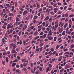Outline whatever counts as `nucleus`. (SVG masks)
<instances>
[{"label":"nucleus","instance_id":"nucleus-1","mask_svg":"<svg viewBox=\"0 0 74 74\" xmlns=\"http://www.w3.org/2000/svg\"><path fill=\"white\" fill-rule=\"evenodd\" d=\"M64 22L62 23V22H60V23L58 25V26H60V27H62L64 25Z\"/></svg>","mask_w":74,"mask_h":74},{"label":"nucleus","instance_id":"nucleus-2","mask_svg":"<svg viewBox=\"0 0 74 74\" xmlns=\"http://www.w3.org/2000/svg\"><path fill=\"white\" fill-rule=\"evenodd\" d=\"M63 28L62 27L61 28H59L58 29V31L60 33H62L63 31Z\"/></svg>","mask_w":74,"mask_h":74},{"label":"nucleus","instance_id":"nucleus-3","mask_svg":"<svg viewBox=\"0 0 74 74\" xmlns=\"http://www.w3.org/2000/svg\"><path fill=\"white\" fill-rule=\"evenodd\" d=\"M28 14V12H27V10H25L23 12V16H25V15H26Z\"/></svg>","mask_w":74,"mask_h":74},{"label":"nucleus","instance_id":"nucleus-4","mask_svg":"<svg viewBox=\"0 0 74 74\" xmlns=\"http://www.w3.org/2000/svg\"><path fill=\"white\" fill-rule=\"evenodd\" d=\"M12 53H17V52L16 51L15 49H12Z\"/></svg>","mask_w":74,"mask_h":74},{"label":"nucleus","instance_id":"nucleus-5","mask_svg":"<svg viewBox=\"0 0 74 74\" xmlns=\"http://www.w3.org/2000/svg\"><path fill=\"white\" fill-rule=\"evenodd\" d=\"M49 19V16H46L45 19H44V21H48Z\"/></svg>","mask_w":74,"mask_h":74},{"label":"nucleus","instance_id":"nucleus-6","mask_svg":"<svg viewBox=\"0 0 74 74\" xmlns=\"http://www.w3.org/2000/svg\"><path fill=\"white\" fill-rule=\"evenodd\" d=\"M22 71L26 72V71H27V69H26V68L24 67L22 69Z\"/></svg>","mask_w":74,"mask_h":74},{"label":"nucleus","instance_id":"nucleus-7","mask_svg":"<svg viewBox=\"0 0 74 74\" xmlns=\"http://www.w3.org/2000/svg\"><path fill=\"white\" fill-rule=\"evenodd\" d=\"M38 34V32H37V30H36L35 32L34 35L37 36Z\"/></svg>","mask_w":74,"mask_h":74},{"label":"nucleus","instance_id":"nucleus-8","mask_svg":"<svg viewBox=\"0 0 74 74\" xmlns=\"http://www.w3.org/2000/svg\"><path fill=\"white\" fill-rule=\"evenodd\" d=\"M10 28H11L10 24H8V26L7 27V29H9Z\"/></svg>","mask_w":74,"mask_h":74},{"label":"nucleus","instance_id":"nucleus-9","mask_svg":"<svg viewBox=\"0 0 74 74\" xmlns=\"http://www.w3.org/2000/svg\"><path fill=\"white\" fill-rule=\"evenodd\" d=\"M2 28L3 29H6V26H5L4 25H3L2 26Z\"/></svg>","mask_w":74,"mask_h":74},{"label":"nucleus","instance_id":"nucleus-10","mask_svg":"<svg viewBox=\"0 0 74 74\" xmlns=\"http://www.w3.org/2000/svg\"><path fill=\"white\" fill-rule=\"evenodd\" d=\"M40 38V36H38L35 37L34 38V40H36L37 39H38V38Z\"/></svg>","mask_w":74,"mask_h":74},{"label":"nucleus","instance_id":"nucleus-11","mask_svg":"<svg viewBox=\"0 0 74 74\" xmlns=\"http://www.w3.org/2000/svg\"><path fill=\"white\" fill-rule=\"evenodd\" d=\"M16 45H15V44H14V45H13L12 49H16Z\"/></svg>","mask_w":74,"mask_h":74},{"label":"nucleus","instance_id":"nucleus-12","mask_svg":"<svg viewBox=\"0 0 74 74\" xmlns=\"http://www.w3.org/2000/svg\"><path fill=\"white\" fill-rule=\"evenodd\" d=\"M51 35H52V32H49L48 35L51 36Z\"/></svg>","mask_w":74,"mask_h":74},{"label":"nucleus","instance_id":"nucleus-13","mask_svg":"<svg viewBox=\"0 0 74 74\" xmlns=\"http://www.w3.org/2000/svg\"><path fill=\"white\" fill-rule=\"evenodd\" d=\"M37 18H38V16H35L33 18V20H35V19H37Z\"/></svg>","mask_w":74,"mask_h":74},{"label":"nucleus","instance_id":"nucleus-14","mask_svg":"<svg viewBox=\"0 0 74 74\" xmlns=\"http://www.w3.org/2000/svg\"><path fill=\"white\" fill-rule=\"evenodd\" d=\"M49 8H51L50 9V10H52V9L53 8H52V6H48Z\"/></svg>","mask_w":74,"mask_h":74},{"label":"nucleus","instance_id":"nucleus-15","mask_svg":"<svg viewBox=\"0 0 74 74\" xmlns=\"http://www.w3.org/2000/svg\"><path fill=\"white\" fill-rule=\"evenodd\" d=\"M2 40L3 42H7V41H5V40L4 38L2 39Z\"/></svg>","mask_w":74,"mask_h":74},{"label":"nucleus","instance_id":"nucleus-16","mask_svg":"<svg viewBox=\"0 0 74 74\" xmlns=\"http://www.w3.org/2000/svg\"><path fill=\"white\" fill-rule=\"evenodd\" d=\"M60 47V45H57L56 46V49H58Z\"/></svg>","mask_w":74,"mask_h":74},{"label":"nucleus","instance_id":"nucleus-17","mask_svg":"<svg viewBox=\"0 0 74 74\" xmlns=\"http://www.w3.org/2000/svg\"><path fill=\"white\" fill-rule=\"evenodd\" d=\"M27 63H24L23 64V66L24 67H26L27 65Z\"/></svg>","mask_w":74,"mask_h":74},{"label":"nucleus","instance_id":"nucleus-18","mask_svg":"<svg viewBox=\"0 0 74 74\" xmlns=\"http://www.w3.org/2000/svg\"><path fill=\"white\" fill-rule=\"evenodd\" d=\"M36 7L37 8H40V5H39V3H37Z\"/></svg>","mask_w":74,"mask_h":74},{"label":"nucleus","instance_id":"nucleus-19","mask_svg":"<svg viewBox=\"0 0 74 74\" xmlns=\"http://www.w3.org/2000/svg\"><path fill=\"white\" fill-rule=\"evenodd\" d=\"M48 38L49 40H51L52 38H53V37H50L49 36L48 37Z\"/></svg>","mask_w":74,"mask_h":74},{"label":"nucleus","instance_id":"nucleus-20","mask_svg":"<svg viewBox=\"0 0 74 74\" xmlns=\"http://www.w3.org/2000/svg\"><path fill=\"white\" fill-rule=\"evenodd\" d=\"M36 42V41L33 40L32 41L31 43L32 44H34Z\"/></svg>","mask_w":74,"mask_h":74},{"label":"nucleus","instance_id":"nucleus-21","mask_svg":"<svg viewBox=\"0 0 74 74\" xmlns=\"http://www.w3.org/2000/svg\"><path fill=\"white\" fill-rule=\"evenodd\" d=\"M70 48H74V44H72L70 46Z\"/></svg>","mask_w":74,"mask_h":74},{"label":"nucleus","instance_id":"nucleus-22","mask_svg":"<svg viewBox=\"0 0 74 74\" xmlns=\"http://www.w3.org/2000/svg\"><path fill=\"white\" fill-rule=\"evenodd\" d=\"M40 18L41 19V20H42V19H43V18H44V15L43 14H41Z\"/></svg>","mask_w":74,"mask_h":74},{"label":"nucleus","instance_id":"nucleus-23","mask_svg":"<svg viewBox=\"0 0 74 74\" xmlns=\"http://www.w3.org/2000/svg\"><path fill=\"white\" fill-rule=\"evenodd\" d=\"M67 25H68V24L67 23H66L64 25V28H66Z\"/></svg>","mask_w":74,"mask_h":74},{"label":"nucleus","instance_id":"nucleus-24","mask_svg":"<svg viewBox=\"0 0 74 74\" xmlns=\"http://www.w3.org/2000/svg\"><path fill=\"white\" fill-rule=\"evenodd\" d=\"M65 14V17H68L69 16V14L68 13H66Z\"/></svg>","mask_w":74,"mask_h":74},{"label":"nucleus","instance_id":"nucleus-25","mask_svg":"<svg viewBox=\"0 0 74 74\" xmlns=\"http://www.w3.org/2000/svg\"><path fill=\"white\" fill-rule=\"evenodd\" d=\"M16 63H14L12 64V67H14V66H15L16 65Z\"/></svg>","mask_w":74,"mask_h":74},{"label":"nucleus","instance_id":"nucleus-26","mask_svg":"<svg viewBox=\"0 0 74 74\" xmlns=\"http://www.w3.org/2000/svg\"><path fill=\"white\" fill-rule=\"evenodd\" d=\"M20 20H19V18L18 17H16V22H19Z\"/></svg>","mask_w":74,"mask_h":74},{"label":"nucleus","instance_id":"nucleus-27","mask_svg":"<svg viewBox=\"0 0 74 74\" xmlns=\"http://www.w3.org/2000/svg\"><path fill=\"white\" fill-rule=\"evenodd\" d=\"M43 38H45L46 37V36H47V34H44L43 35Z\"/></svg>","mask_w":74,"mask_h":74},{"label":"nucleus","instance_id":"nucleus-28","mask_svg":"<svg viewBox=\"0 0 74 74\" xmlns=\"http://www.w3.org/2000/svg\"><path fill=\"white\" fill-rule=\"evenodd\" d=\"M18 59H16L15 60L13 61V62H18Z\"/></svg>","mask_w":74,"mask_h":74},{"label":"nucleus","instance_id":"nucleus-29","mask_svg":"<svg viewBox=\"0 0 74 74\" xmlns=\"http://www.w3.org/2000/svg\"><path fill=\"white\" fill-rule=\"evenodd\" d=\"M14 45H15V44L12 43L10 44V47H12V46H13Z\"/></svg>","mask_w":74,"mask_h":74},{"label":"nucleus","instance_id":"nucleus-30","mask_svg":"<svg viewBox=\"0 0 74 74\" xmlns=\"http://www.w3.org/2000/svg\"><path fill=\"white\" fill-rule=\"evenodd\" d=\"M65 69H68V68H69V66L66 65L65 67Z\"/></svg>","mask_w":74,"mask_h":74},{"label":"nucleus","instance_id":"nucleus-31","mask_svg":"<svg viewBox=\"0 0 74 74\" xmlns=\"http://www.w3.org/2000/svg\"><path fill=\"white\" fill-rule=\"evenodd\" d=\"M39 70L40 71H41L42 70V68L41 67H40L39 68Z\"/></svg>","mask_w":74,"mask_h":74},{"label":"nucleus","instance_id":"nucleus-32","mask_svg":"<svg viewBox=\"0 0 74 74\" xmlns=\"http://www.w3.org/2000/svg\"><path fill=\"white\" fill-rule=\"evenodd\" d=\"M5 37H8V33L7 32H6L5 34Z\"/></svg>","mask_w":74,"mask_h":74},{"label":"nucleus","instance_id":"nucleus-33","mask_svg":"<svg viewBox=\"0 0 74 74\" xmlns=\"http://www.w3.org/2000/svg\"><path fill=\"white\" fill-rule=\"evenodd\" d=\"M39 50H40V48H38V49H36L35 51H37V52H38L39 51Z\"/></svg>","mask_w":74,"mask_h":74},{"label":"nucleus","instance_id":"nucleus-34","mask_svg":"<svg viewBox=\"0 0 74 74\" xmlns=\"http://www.w3.org/2000/svg\"><path fill=\"white\" fill-rule=\"evenodd\" d=\"M62 35L63 36H64L65 35V31H64L62 33Z\"/></svg>","mask_w":74,"mask_h":74},{"label":"nucleus","instance_id":"nucleus-35","mask_svg":"<svg viewBox=\"0 0 74 74\" xmlns=\"http://www.w3.org/2000/svg\"><path fill=\"white\" fill-rule=\"evenodd\" d=\"M14 58V55L13 54L12 55L11 57H10V59H12Z\"/></svg>","mask_w":74,"mask_h":74},{"label":"nucleus","instance_id":"nucleus-36","mask_svg":"<svg viewBox=\"0 0 74 74\" xmlns=\"http://www.w3.org/2000/svg\"><path fill=\"white\" fill-rule=\"evenodd\" d=\"M47 70L49 71H51V69H49V67H48L47 68Z\"/></svg>","mask_w":74,"mask_h":74},{"label":"nucleus","instance_id":"nucleus-37","mask_svg":"<svg viewBox=\"0 0 74 74\" xmlns=\"http://www.w3.org/2000/svg\"><path fill=\"white\" fill-rule=\"evenodd\" d=\"M56 37L55 36L54 38V41H56Z\"/></svg>","mask_w":74,"mask_h":74},{"label":"nucleus","instance_id":"nucleus-38","mask_svg":"<svg viewBox=\"0 0 74 74\" xmlns=\"http://www.w3.org/2000/svg\"><path fill=\"white\" fill-rule=\"evenodd\" d=\"M30 66L32 67H33V66H34L33 65V63H30Z\"/></svg>","mask_w":74,"mask_h":74},{"label":"nucleus","instance_id":"nucleus-39","mask_svg":"<svg viewBox=\"0 0 74 74\" xmlns=\"http://www.w3.org/2000/svg\"><path fill=\"white\" fill-rule=\"evenodd\" d=\"M74 16V15L73 14L69 16V17H73Z\"/></svg>","mask_w":74,"mask_h":74},{"label":"nucleus","instance_id":"nucleus-40","mask_svg":"<svg viewBox=\"0 0 74 74\" xmlns=\"http://www.w3.org/2000/svg\"><path fill=\"white\" fill-rule=\"evenodd\" d=\"M43 48V47H41L40 48V52H41V51H42V48Z\"/></svg>","mask_w":74,"mask_h":74},{"label":"nucleus","instance_id":"nucleus-41","mask_svg":"<svg viewBox=\"0 0 74 74\" xmlns=\"http://www.w3.org/2000/svg\"><path fill=\"white\" fill-rule=\"evenodd\" d=\"M49 68H51L52 67V65L51 64H49Z\"/></svg>","mask_w":74,"mask_h":74},{"label":"nucleus","instance_id":"nucleus-42","mask_svg":"<svg viewBox=\"0 0 74 74\" xmlns=\"http://www.w3.org/2000/svg\"><path fill=\"white\" fill-rule=\"evenodd\" d=\"M9 16H13V14L12 13H10L9 14Z\"/></svg>","mask_w":74,"mask_h":74},{"label":"nucleus","instance_id":"nucleus-43","mask_svg":"<svg viewBox=\"0 0 74 74\" xmlns=\"http://www.w3.org/2000/svg\"><path fill=\"white\" fill-rule=\"evenodd\" d=\"M45 22H43L42 23V25L43 26H45Z\"/></svg>","mask_w":74,"mask_h":74},{"label":"nucleus","instance_id":"nucleus-44","mask_svg":"<svg viewBox=\"0 0 74 74\" xmlns=\"http://www.w3.org/2000/svg\"><path fill=\"white\" fill-rule=\"evenodd\" d=\"M19 41L20 45H22V41L21 40H20Z\"/></svg>","mask_w":74,"mask_h":74},{"label":"nucleus","instance_id":"nucleus-45","mask_svg":"<svg viewBox=\"0 0 74 74\" xmlns=\"http://www.w3.org/2000/svg\"><path fill=\"white\" fill-rule=\"evenodd\" d=\"M8 57H6V62H8Z\"/></svg>","mask_w":74,"mask_h":74},{"label":"nucleus","instance_id":"nucleus-46","mask_svg":"<svg viewBox=\"0 0 74 74\" xmlns=\"http://www.w3.org/2000/svg\"><path fill=\"white\" fill-rule=\"evenodd\" d=\"M2 63L3 64V65H5V61H2Z\"/></svg>","mask_w":74,"mask_h":74},{"label":"nucleus","instance_id":"nucleus-47","mask_svg":"<svg viewBox=\"0 0 74 74\" xmlns=\"http://www.w3.org/2000/svg\"><path fill=\"white\" fill-rule=\"evenodd\" d=\"M65 55H69L70 53L69 52H66L64 53Z\"/></svg>","mask_w":74,"mask_h":74},{"label":"nucleus","instance_id":"nucleus-48","mask_svg":"<svg viewBox=\"0 0 74 74\" xmlns=\"http://www.w3.org/2000/svg\"><path fill=\"white\" fill-rule=\"evenodd\" d=\"M16 68H19V65L18 64L16 65Z\"/></svg>","mask_w":74,"mask_h":74},{"label":"nucleus","instance_id":"nucleus-49","mask_svg":"<svg viewBox=\"0 0 74 74\" xmlns=\"http://www.w3.org/2000/svg\"><path fill=\"white\" fill-rule=\"evenodd\" d=\"M16 54H17V53H15L14 54V58H16Z\"/></svg>","mask_w":74,"mask_h":74},{"label":"nucleus","instance_id":"nucleus-50","mask_svg":"<svg viewBox=\"0 0 74 74\" xmlns=\"http://www.w3.org/2000/svg\"><path fill=\"white\" fill-rule=\"evenodd\" d=\"M52 29H54V30H56V28L55 27V26H53L52 27Z\"/></svg>","mask_w":74,"mask_h":74},{"label":"nucleus","instance_id":"nucleus-51","mask_svg":"<svg viewBox=\"0 0 74 74\" xmlns=\"http://www.w3.org/2000/svg\"><path fill=\"white\" fill-rule=\"evenodd\" d=\"M55 26L56 27V28H57V27H58V24H56L55 25Z\"/></svg>","mask_w":74,"mask_h":74},{"label":"nucleus","instance_id":"nucleus-52","mask_svg":"<svg viewBox=\"0 0 74 74\" xmlns=\"http://www.w3.org/2000/svg\"><path fill=\"white\" fill-rule=\"evenodd\" d=\"M16 58H17V59H18V60H19L20 59V57L19 56H18Z\"/></svg>","mask_w":74,"mask_h":74},{"label":"nucleus","instance_id":"nucleus-53","mask_svg":"<svg viewBox=\"0 0 74 74\" xmlns=\"http://www.w3.org/2000/svg\"><path fill=\"white\" fill-rule=\"evenodd\" d=\"M3 43L2 42L0 43V46H3Z\"/></svg>","mask_w":74,"mask_h":74},{"label":"nucleus","instance_id":"nucleus-54","mask_svg":"<svg viewBox=\"0 0 74 74\" xmlns=\"http://www.w3.org/2000/svg\"><path fill=\"white\" fill-rule=\"evenodd\" d=\"M39 11H42V8H40L38 9Z\"/></svg>","mask_w":74,"mask_h":74},{"label":"nucleus","instance_id":"nucleus-55","mask_svg":"<svg viewBox=\"0 0 74 74\" xmlns=\"http://www.w3.org/2000/svg\"><path fill=\"white\" fill-rule=\"evenodd\" d=\"M44 34L43 33V32H40V36H41V35H42Z\"/></svg>","mask_w":74,"mask_h":74},{"label":"nucleus","instance_id":"nucleus-56","mask_svg":"<svg viewBox=\"0 0 74 74\" xmlns=\"http://www.w3.org/2000/svg\"><path fill=\"white\" fill-rule=\"evenodd\" d=\"M52 18H50L49 19V22H52Z\"/></svg>","mask_w":74,"mask_h":74},{"label":"nucleus","instance_id":"nucleus-57","mask_svg":"<svg viewBox=\"0 0 74 74\" xmlns=\"http://www.w3.org/2000/svg\"><path fill=\"white\" fill-rule=\"evenodd\" d=\"M50 51H52V52H53V51H54V49L53 48H52L51 49Z\"/></svg>","mask_w":74,"mask_h":74},{"label":"nucleus","instance_id":"nucleus-58","mask_svg":"<svg viewBox=\"0 0 74 74\" xmlns=\"http://www.w3.org/2000/svg\"><path fill=\"white\" fill-rule=\"evenodd\" d=\"M34 27V26H32L30 27V29H33V28Z\"/></svg>","mask_w":74,"mask_h":74},{"label":"nucleus","instance_id":"nucleus-59","mask_svg":"<svg viewBox=\"0 0 74 74\" xmlns=\"http://www.w3.org/2000/svg\"><path fill=\"white\" fill-rule=\"evenodd\" d=\"M18 4V3L17 2H16L15 3V7H17V6L18 5H17Z\"/></svg>","mask_w":74,"mask_h":74},{"label":"nucleus","instance_id":"nucleus-60","mask_svg":"<svg viewBox=\"0 0 74 74\" xmlns=\"http://www.w3.org/2000/svg\"><path fill=\"white\" fill-rule=\"evenodd\" d=\"M42 42H43V40H40V44H41V43H42Z\"/></svg>","mask_w":74,"mask_h":74},{"label":"nucleus","instance_id":"nucleus-61","mask_svg":"<svg viewBox=\"0 0 74 74\" xmlns=\"http://www.w3.org/2000/svg\"><path fill=\"white\" fill-rule=\"evenodd\" d=\"M6 32H7V33H8L9 34H10V31L9 30H7Z\"/></svg>","mask_w":74,"mask_h":74},{"label":"nucleus","instance_id":"nucleus-62","mask_svg":"<svg viewBox=\"0 0 74 74\" xmlns=\"http://www.w3.org/2000/svg\"><path fill=\"white\" fill-rule=\"evenodd\" d=\"M50 14H52V15H54V14H55V13H54L53 12H50Z\"/></svg>","mask_w":74,"mask_h":74},{"label":"nucleus","instance_id":"nucleus-63","mask_svg":"<svg viewBox=\"0 0 74 74\" xmlns=\"http://www.w3.org/2000/svg\"><path fill=\"white\" fill-rule=\"evenodd\" d=\"M46 30H47V31L48 32H49V28L48 27H47L46 28Z\"/></svg>","mask_w":74,"mask_h":74},{"label":"nucleus","instance_id":"nucleus-64","mask_svg":"<svg viewBox=\"0 0 74 74\" xmlns=\"http://www.w3.org/2000/svg\"><path fill=\"white\" fill-rule=\"evenodd\" d=\"M23 43L24 45H25V44H26V41L25 40L24 41H23Z\"/></svg>","mask_w":74,"mask_h":74}]
</instances>
